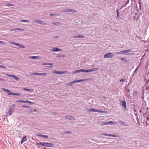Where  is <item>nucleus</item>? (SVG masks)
<instances>
[{
	"label": "nucleus",
	"instance_id": "nucleus-1",
	"mask_svg": "<svg viewBox=\"0 0 149 149\" xmlns=\"http://www.w3.org/2000/svg\"><path fill=\"white\" fill-rule=\"evenodd\" d=\"M40 144L42 146H46L49 147H52L54 146V144L52 143L47 142H40Z\"/></svg>",
	"mask_w": 149,
	"mask_h": 149
},
{
	"label": "nucleus",
	"instance_id": "nucleus-2",
	"mask_svg": "<svg viewBox=\"0 0 149 149\" xmlns=\"http://www.w3.org/2000/svg\"><path fill=\"white\" fill-rule=\"evenodd\" d=\"M144 82L146 83L145 87L146 89H149V78L146 77L144 79Z\"/></svg>",
	"mask_w": 149,
	"mask_h": 149
},
{
	"label": "nucleus",
	"instance_id": "nucleus-3",
	"mask_svg": "<svg viewBox=\"0 0 149 149\" xmlns=\"http://www.w3.org/2000/svg\"><path fill=\"white\" fill-rule=\"evenodd\" d=\"M120 103H121V106L122 107L124 111H125L127 110L126 103L125 100L120 101Z\"/></svg>",
	"mask_w": 149,
	"mask_h": 149
},
{
	"label": "nucleus",
	"instance_id": "nucleus-4",
	"mask_svg": "<svg viewBox=\"0 0 149 149\" xmlns=\"http://www.w3.org/2000/svg\"><path fill=\"white\" fill-rule=\"evenodd\" d=\"M114 56L113 54L111 53H106L104 56V58H112Z\"/></svg>",
	"mask_w": 149,
	"mask_h": 149
},
{
	"label": "nucleus",
	"instance_id": "nucleus-5",
	"mask_svg": "<svg viewBox=\"0 0 149 149\" xmlns=\"http://www.w3.org/2000/svg\"><path fill=\"white\" fill-rule=\"evenodd\" d=\"M33 22L37 23L44 25H46V23L45 22H44L37 19L34 20Z\"/></svg>",
	"mask_w": 149,
	"mask_h": 149
},
{
	"label": "nucleus",
	"instance_id": "nucleus-6",
	"mask_svg": "<svg viewBox=\"0 0 149 149\" xmlns=\"http://www.w3.org/2000/svg\"><path fill=\"white\" fill-rule=\"evenodd\" d=\"M65 118L68 120H74V118L70 115H67L65 117Z\"/></svg>",
	"mask_w": 149,
	"mask_h": 149
},
{
	"label": "nucleus",
	"instance_id": "nucleus-7",
	"mask_svg": "<svg viewBox=\"0 0 149 149\" xmlns=\"http://www.w3.org/2000/svg\"><path fill=\"white\" fill-rule=\"evenodd\" d=\"M53 51L54 52H61L63 51V49H60L57 47H55L53 49Z\"/></svg>",
	"mask_w": 149,
	"mask_h": 149
},
{
	"label": "nucleus",
	"instance_id": "nucleus-8",
	"mask_svg": "<svg viewBox=\"0 0 149 149\" xmlns=\"http://www.w3.org/2000/svg\"><path fill=\"white\" fill-rule=\"evenodd\" d=\"M118 123L124 126H128L127 124L126 123L122 120H119Z\"/></svg>",
	"mask_w": 149,
	"mask_h": 149
},
{
	"label": "nucleus",
	"instance_id": "nucleus-9",
	"mask_svg": "<svg viewBox=\"0 0 149 149\" xmlns=\"http://www.w3.org/2000/svg\"><path fill=\"white\" fill-rule=\"evenodd\" d=\"M27 141V139H26V136H23L21 140V144L23 143L24 142H25Z\"/></svg>",
	"mask_w": 149,
	"mask_h": 149
},
{
	"label": "nucleus",
	"instance_id": "nucleus-10",
	"mask_svg": "<svg viewBox=\"0 0 149 149\" xmlns=\"http://www.w3.org/2000/svg\"><path fill=\"white\" fill-rule=\"evenodd\" d=\"M81 72V69H80V70H75V71H73L72 72V74H76L77 73L80 72Z\"/></svg>",
	"mask_w": 149,
	"mask_h": 149
},
{
	"label": "nucleus",
	"instance_id": "nucleus-11",
	"mask_svg": "<svg viewBox=\"0 0 149 149\" xmlns=\"http://www.w3.org/2000/svg\"><path fill=\"white\" fill-rule=\"evenodd\" d=\"M12 111L13 110H11V109H9L8 112L7 113V115L8 116L11 115L13 112V111Z\"/></svg>",
	"mask_w": 149,
	"mask_h": 149
},
{
	"label": "nucleus",
	"instance_id": "nucleus-12",
	"mask_svg": "<svg viewBox=\"0 0 149 149\" xmlns=\"http://www.w3.org/2000/svg\"><path fill=\"white\" fill-rule=\"evenodd\" d=\"M87 80L86 79H80L78 80H76L75 81L76 83H78L80 82H82L84 81H85Z\"/></svg>",
	"mask_w": 149,
	"mask_h": 149
},
{
	"label": "nucleus",
	"instance_id": "nucleus-13",
	"mask_svg": "<svg viewBox=\"0 0 149 149\" xmlns=\"http://www.w3.org/2000/svg\"><path fill=\"white\" fill-rule=\"evenodd\" d=\"M36 110L35 109H29V112L32 113L36 112Z\"/></svg>",
	"mask_w": 149,
	"mask_h": 149
},
{
	"label": "nucleus",
	"instance_id": "nucleus-14",
	"mask_svg": "<svg viewBox=\"0 0 149 149\" xmlns=\"http://www.w3.org/2000/svg\"><path fill=\"white\" fill-rule=\"evenodd\" d=\"M69 12H72V13H76L77 12V11L73 9H69Z\"/></svg>",
	"mask_w": 149,
	"mask_h": 149
},
{
	"label": "nucleus",
	"instance_id": "nucleus-15",
	"mask_svg": "<svg viewBox=\"0 0 149 149\" xmlns=\"http://www.w3.org/2000/svg\"><path fill=\"white\" fill-rule=\"evenodd\" d=\"M120 59L123 62L126 63L128 62L127 60L125 58H121Z\"/></svg>",
	"mask_w": 149,
	"mask_h": 149
},
{
	"label": "nucleus",
	"instance_id": "nucleus-16",
	"mask_svg": "<svg viewBox=\"0 0 149 149\" xmlns=\"http://www.w3.org/2000/svg\"><path fill=\"white\" fill-rule=\"evenodd\" d=\"M15 107V104H13L12 106H11L9 109H11L12 110H13Z\"/></svg>",
	"mask_w": 149,
	"mask_h": 149
},
{
	"label": "nucleus",
	"instance_id": "nucleus-17",
	"mask_svg": "<svg viewBox=\"0 0 149 149\" xmlns=\"http://www.w3.org/2000/svg\"><path fill=\"white\" fill-rule=\"evenodd\" d=\"M12 78L17 81H18L19 80V78L14 75H13Z\"/></svg>",
	"mask_w": 149,
	"mask_h": 149
},
{
	"label": "nucleus",
	"instance_id": "nucleus-18",
	"mask_svg": "<svg viewBox=\"0 0 149 149\" xmlns=\"http://www.w3.org/2000/svg\"><path fill=\"white\" fill-rule=\"evenodd\" d=\"M94 112H99V113H102L103 112L102 111H101L100 110H99V109H94Z\"/></svg>",
	"mask_w": 149,
	"mask_h": 149
},
{
	"label": "nucleus",
	"instance_id": "nucleus-19",
	"mask_svg": "<svg viewBox=\"0 0 149 149\" xmlns=\"http://www.w3.org/2000/svg\"><path fill=\"white\" fill-rule=\"evenodd\" d=\"M87 110L89 112L91 113L92 112L94 111V109L90 108L89 109H88Z\"/></svg>",
	"mask_w": 149,
	"mask_h": 149
},
{
	"label": "nucleus",
	"instance_id": "nucleus-20",
	"mask_svg": "<svg viewBox=\"0 0 149 149\" xmlns=\"http://www.w3.org/2000/svg\"><path fill=\"white\" fill-rule=\"evenodd\" d=\"M91 70V72H93V71H97V70H99V68H94Z\"/></svg>",
	"mask_w": 149,
	"mask_h": 149
},
{
	"label": "nucleus",
	"instance_id": "nucleus-21",
	"mask_svg": "<svg viewBox=\"0 0 149 149\" xmlns=\"http://www.w3.org/2000/svg\"><path fill=\"white\" fill-rule=\"evenodd\" d=\"M102 125H109L108 122H102Z\"/></svg>",
	"mask_w": 149,
	"mask_h": 149
},
{
	"label": "nucleus",
	"instance_id": "nucleus-22",
	"mask_svg": "<svg viewBox=\"0 0 149 149\" xmlns=\"http://www.w3.org/2000/svg\"><path fill=\"white\" fill-rule=\"evenodd\" d=\"M76 83L75 81H73L70 82L68 83V84L70 86H71V85H72L73 84H74V83Z\"/></svg>",
	"mask_w": 149,
	"mask_h": 149
},
{
	"label": "nucleus",
	"instance_id": "nucleus-23",
	"mask_svg": "<svg viewBox=\"0 0 149 149\" xmlns=\"http://www.w3.org/2000/svg\"><path fill=\"white\" fill-rule=\"evenodd\" d=\"M116 12L117 13V18L118 19L119 18V13L117 9L116 10Z\"/></svg>",
	"mask_w": 149,
	"mask_h": 149
},
{
	"label": "nucleus",
	"instance_id": "nucleus-24",
	"mask_svg": "<svg viewBox=\"0 0 149 149\" xmlns=\"http://www.w3.org/2000/svg\"><path fill=\"white\" fill-rule=\"evenodd\" d=\"M132 50L131 49L125 50H124V54L128 53Z\"/></svg>",
	"mask_w": 149,
	"mask_h": 149
},
{
	"label": "nucleus",
	"instance_id": "nucleus-25",
	"mask_svg": "<svg viewBox=\"0 0 149 149\" xmlns=\"http://www.w3.org/2000/svg\"><path fill=\"white\" fill-rule=\"evenodd\" d=\"M69 9L67 8H65L62 10V12H69Z\"/></svg>",
	"mask_w": 149,
	"mask_h": 149
},
{
	"label": "nucleus",
	"instance_id": "nucleus-26",
	"mask_svg": "<svg viewBox=\"0 0 149 149\" xmlns=\"http://www.w3.org/2000/svg\"><path fill=\"white\" fill-rule=\"evenodd\" d=\"M53 65V64L52 63H42V65Z\"/></svg>",
	"mask_w": 149,
	"mask_h": 149
},
{
	"label": "nucleus",
	"instance_id": "nucleus-27",
	"mask_svg": "<svg viewBox=\"0 0 149 149\" xmlns=\"http://www.w3.org/2000/svg\"><path fill=\"white\" fill-rule=\"evenodd\" d=\"M25 103H28L31 104H33L34 103L33 102H31L28 100H25Z\"/></svg>",
	"mask_w": 149,
	"mask_h": 149
},
{
	"label": "nucleus",
	"instance_id": "nucleus-28",
	"mask_svg": "<svg viewBox=\"0 0 149 149\" xmlns=\"http://www.w3.org/2000/svg\"><path fill=\"white\" fill-rule=\"evenodd\" d=\"M65 57V55L62 54H58L57 56V57L60 58H63Z\"/></svg>",
	"mask_w": 149,
	"mask_h": 149
},
{
	"label": "nucleus",
	"instance_id": "nucleus-29",
	"mask_svg": "<svg viewBox=\"0 0 149 149\" xmlns=\"http://www.w3.org/2000/svg\"><path fill=\"white\" fill-rule=\"evenodd\" d=\"M80 35H74L72 36L73 38H80Z\"/></svg>",
	"mask_w": 149,
	"mask_h": 149
},
{
	"label": "nucleus",
	"instance_id": "nucleus-30",
	"mask_svg": "<svg viewBox=\"0 0 149 149\" xmlns=\"http://www.w3.org/2000/svg\"><path fill=\"white\" fill-rule=\"evenodd\" d=\"M20 48H24L25 47L22 44H19V45L18 46Z\"/></svg>",
	"mask_w": 149,
	"mask_h": 149
},
{
	"label": "nucleus",
	"instance_id": "nucleus-31",
	"mask_svg": "<svg viewBox=\"0 0 149 149\" xmlns=\"http://www.w3.org/2000/svg\"><path fill=\"white\" fill-rule=\"evenodd\" d=\"M24 90L30 92H31L33 91L32 90L28 88H24Z\"/></svg>",
	"mask_w": 149,
	"mask_h": 149
},
{
	"label": "nucleus",
	"instance_id": "nucleus-32",
	"mask_svg": "<svg viewBox=\"0 0 149 149\" xmlns=\"http://www.w3.org/2000/svg\"><path fill=\"white\" fill-rule=\"evenodd\" d=\"M29 58H31L33 59H36L38 58V56H31L29 57Z\"/></svg>",
	"mask_w": 149,
	"mask_h": 149
},
{
	"label": "nucleus",
	"instance_id": "nucleus-33",
	"mask_svg": "<svg viewBox=\"0 0 149 149\" xmlns=\"http://www.w3.org/2000/svg\"><path fill=\"white\" fill-rule=\"evenodd\" d=\"M52 73L56 74H59V71L56 70H54L53 71Z\"/></svg>",
	"mask_w": 149,
	"mask_h": 149
},
{
	"label": "nucleus",
	"instance_id": "nucleus-34",
	"mask_svg": "<svg viewBox=\"0 0 149 149\" xmlns=\"http://www.w3.org/2000/svg\"><path fill=\"white\" fill-rule=\"evenodd\" d=\"M53 24L56 26H59L60 24V23L59 22H56L53 23Z\"/></svg>",
	"mask_w": 149,
	"mask_h": 149
},
{
	"label": "nucleus",
	"instance_id": "nucleus-35",
	"mask_svg": "<svg viewBox=\"0 0 149 149\" xmlns=\"http://www.w3.org/2000/svg\"><path fill=\"white\" fill-rule=\"evenodd\" d=\"M21 22H26L28 23L29 22V20H21Z\"/></svg>",
	"mask_w": 149,
	"mask_h": 149
},
{
	"label": "nucleus",
	"instance_id": "nucleus-36",
	"mask_svg": "<svg viewBox=\"0 0 149 149\" xmlns=\"http://www.w3.org/2000/svg\"><path fill=\"white\" fill-rule=\"evenodd\" d=\"M64 133L65 134H68L71 133V132L70 131H67L64 132Z\"/></svg>",
	"mask_w": 149,
	"mask_h": 149
},
{
	"label": "nucleus",
	"instance_id": "nucleus-37",
	"mask_svg": "<svg viewBox=\"0 0 149 149\" xmlns=\"http://www.w3.org/2000/svg\"><path fill=\"white\" fill-rule=\"evenodd\" d=\"M14 30H20L21 31H24V29H19V28H16L14 29Z\"/></svg>",
	"mask_w": 149,
	"mask_h": 149
},
{
	"label": "nucleus",
	"instance_id": "nucleus-38",
	"mask_svg": "<svg viewBox=\"0 0 149 149\" xmlns=\"http://www.w3.org/2000/svg\"><path fill=\"white\" fill-rule=\"evenodd\" d=\"M109 125L111 124V125H113L114 124V122L112 121H110L108 122Z\"/></svg>",
	"mask_w": 149,
	"mask_h": 149
},
{
	"label": "nucleus",
	"instance_id": "nucleus-39",
	"mask_svg": "<svg viewBox=\"0 0 149 149\" xmlns=\"http://www.w3.org/2000/svg\"><path fill=\"white\" fill-rule=\"evenodd\" d=\"M2 90L5 92H8V93L10 92V91L9 90H8V89H5L4 88H3Z\"/></svg>",
	"mask_w": 149,
	"mask_h": 149
},
{
	"label": "nucleus",
	"instance_id": "nucleus-40",
	"mask_svg": "<svg viewBox=\"0 0 149 149\" xmlns=\"http://www.w3.org/2000/svg\"><path fill=\"white\" fill-rule=\"evenodd\" d=\"M17 102H18L25 103V101H23V100H19L17 101Z\"/></svg>",
	"mask_w": 149,
	"mask_h": 149
},
{
	"label": "nucleus",
	"instance_id": "nucleus-41",
	"mask_svg": "<svg viewBox=\"0 0 149 149\" xmlns=\"http://www.w3.org/2000/svg\"><path fill=\"white\" fill-rule=\"evenodd\" d=\"M21 95V94L20 93H13V95Z\"/></svg>",
	"mask_w": 149,
	"mask_h": 149
},
{
	"label": "nucleus",
	"instance_id": "nucleus-42",
	"mask_svg": "<svg viewBox=\"0 0 149 149\" xmlns=\"http://www.w3.org/2000/svg\"><path fill=\"white\" fill-rule=\"evenodd\" d=\"M22 107H23L27 109H28L30 107L29 106L26 105H23L22 106Z\"/></svg>",
	"mask_w": 149,
	"mask_h": 149
},
{
	"label": "nucleus",
	"instance_id": "nucleus-43",
	"mask_svg": "<svg viewBox=\"0 0 149 149\" xmlns=\"http://www.w3.org/2000/svg\"><path fill=\"white\" fill-rule=\"evenodd\" d=\"M7 6H14V4L9 3H7Z\"/></svg>",
	"mask_w": 149,
	"mask_h": 149
},
{
	"label": "nucleus",
	"instance_id": "nucleus-44",
	"mask_svg": "<svg viewBox=\"0 0 149 149\" xmlns=\"http://www.w3.org/2000/svg\"><path fill=\"white\" fill-rule=\"evenodd\" d=\"M42 137L46 139H47L48 138V136L47 135L43 134L42 136Z\"/></svg>",
	"mask_w": 149,
	"mask_h": 149
},
{
	"label": "nucleus",
	"instance_id": "nucleus-45",
	"mask_svg": "<svg viewBox=\"0 0 149 149\" xmlns=\"http://www.w3.org/2000/svg\"><path fill=\"white\" fill-rule=\"evenodd\" d=\"M91 72L90 69L85 70V72L87 73Z\"/></svg>",
	"mask_w": 149,
	"mask_h": 149
},
{
	"label": "nucleus",
	"instance_id": "nucleus-46",
	"mask_svg": "<svg viewBox=\"0 0 149 149\" xmlns=\"http://www.w3.org/2000/svg\"><path fill=\"white\" fill-rule=\"evenodd\" d=\"M8 94L9 95H13V93L11 92L10 91V92L8 93Z\"/></svg>",
	"mask_w": 149,
	"mask_h": 149
},
{
	"label": "nucleus",
	"instance_id": "nucleus-47",
	"mask_svg": "<svg viewBox=\"0 0 149 149\" xmlns=\"http://www.w3.org/2000/svg\"><path fill=\"white\" fill-rule=\"evenodd\" d=\"M5 75L7 76H8L9 77H12L13 75H10V74H5Z\"/></svg>",
	"mask_w": 149,
	"mask_h": 149
},
{
	"label": "nucleus",
	"instance_id": "nucleus-48",
	"mask_svg": "<svg viewBox=\"0 0 149 149\" xmlns=\"http://www.w3.org/2000/svg\"><path fill=\"white\" fill-rule=\"evenodd\" d=\"M65 73L64 72L59 71V74H62Z\"/></svg>",
	"mask_w": 149,
	"mask_h": 149
},
{
	"label": "nucleus",
	"instance_id": "nucleus-49",
	"mask_svg": "<svg viewBox=\"0 0 149 149\" xmlns=\"http://www.w3.org/2000/svg\"><path fill=\"white\" fill-rule=\"evenodd\" d=\"M0 68H3L4 69H6V67L4 66H3V65H0Z\"/></svg>",
	"mask_w": 149,
	"mask_h": 149
},
{
	"label": "nucleus",
	"instance_id": "nucleus-50",
	"mask_svg": "<svg viewBox=\"0 0 149 149\" xmlns=\"http://www.w3.org/2000/svg\"><path fill=\"white\" fill-rule=\"evenodd\" d=\"M50 16H57L58 15V14H50Z\"/></svg>",
	"mask_w": 149,
	"mask_h": 149
},
{
	"label": "nucleus",
	"instance_id": "nucleus-51",
	"mask_svg": "<svg viewBox=\"0 0 149 149\" xmlns=\"http://www.w3.org/2000/svg\"><path fill=\"white\" fill-rule=\"evenodd\" d=\"M109 136H112V137H116V135L114 134H109Z\"/></svg>",
	"mask_w": 149,
	"mask_h": 149
},
{
	"label": "nucleus",
	"instance_id": "nucleus-52",
	"mask_svg": "<svg viewBox=\"0 0 149 149\" xmlns=\"http://www.w3.org/2000/svg\"><path fill=\"white\" fill-rule=\"evenodd\" d=\"M120 82H124L125 81V79H120Z\"/></svg>",
	"mask_w": 149,
	"mask_h": 149
},
{
	"label": "nucleus",
	"instance_id": "nucleus-53",
	"mask_svg": "<svg viewBox=\"0 0 149 149\" xmlns=\"http://www.w3.org/2000/svg\"><path fill=\"white\" fill-rule=\"evenodd\" d=\"M137 93V92L136 91H134L133 93V95H136Z\"/></svg>",
	"mask_w": 149,
	"mask_h": 149
},
{
	"label": "nucleus",
	"instance_id": "nucleus-54",
	"mask_svg": "<svg viewBox=\"0 0 149 149\" xmlns=\"http://www.w3.org/2000/svg\"><path fill=\"white\" fill-rule=\"evenodd\" d=\"M15 42H14L12 41V42H9V43L10 44L15 45Z\"/></svg>",
	"mask_w": 149,
	"mask_h": 149
},
{
	"label": "nucleus",
	"instance_id": "nucleus-55",
	"mask_svg": "<svg viewBox=\"0 0 149 149\" xmlns=\"http://www.w3.org/2000/svg\"><path fill=\"white\" fill-rule=\"evenodd\" d=\"M42 135L43 134H38L37 136H38L42 137Z\"/></svg>",
	"mask_w": 149,
	"mask_h": 149
},
{
	"label": "nucleus",
	"instance_id": "nucleus-56",
	"mask_svg": "<svg viewBox=\"0 0 149 149\" xmlns=\"http://www.w3.org/2000/svg\"><path fill=\"white\" fill-rule=\"evenodd\" d=\"M46 75V73H41V75L45 76Z\"/></svg>",
	"mask_w": 149,
	"mask_h": 149
},
{
	"label": "nucleus",
	"instance_id": "nucleus-57",
	"mask_svg": "<svg viewBox=\"0 0 149 149\" xmlns=\"http://www.w3.org/2000/svg\"><path fill=\"white\" fill-rule=\"evenodd\" d=\"M48 68H47V69H51V68H53V67L51 66H48Z\"/></svg>",
	"mask_w": 149,
	"mask_h": 149
},
{
	"label": "nucleus",
	"instance_id": "nucleus-58",
	"mask_svg": "<svg viewBox=\"0 0 149 149\" xmlns=\"http://www.w3.org/2000/svg\"><path fill=\"white\" fill-rule=\"evenodd\" d=\"M19 44L20 43H17L15 42V45H17V46H18V45H19Z\"/></svg>",
	"mask_w": 149,
	"mask_h": 149
},
{
	"label": "nucleus",
	"instance_id": "nucleus-59",
	"mask_svg": "<svg viewBox=\"0 0 149 149\" xmlns=\"http://www.w3.org/2000/svg\"><path fill=\"white\" fill-rule=\"evenodd\" d=\"M107 133H102V135H104V136H107Z\"/></svg>",
	"mask_w": 149,
	"mask_h": 149
},
{
	"label": "nucleus",
	"instance_id": "nucleus-60",
	"mask_svg": "<svg viewBox=\"0 0 149 149\" xmlns=\"http://www.w3.org/2000/svg\"><path fill=\"white\" fill-rule=\"evenodd\" d=\"M0 43L2 44H4V42L3 41H0Z\"/></svg>",
	"mask_w": 149,
	"mask_h": 149
},
{
	"label": "nucleus",
	"instance_id": "nucleus-61",
	"mask_svg": "<svg viewBox=\"0 0 149 149\" xmlns=\"http://www.w3.org/2000/svg\"><path fill=\"white\" fill-rule=\"evenodd\" d=\"M38 73H37V72H36V73H33V75H38Z\"/></svg>",
	"mask_w": 149,
	"mask_h": 149
},
{
	"label": "nucleus",
	"instance_id": "nucleus-62",
	"mask_svg": "<svg viewBox=\"0 0 149 149\" xmlns=\"http://www.w3.org/2000/svg\"><path fill=\"white\" fill-rule=\"evenodd\" d=\"M81 72H85V70L81 69Z\"/></svg>",
	"mask_w": 149,
	"mask_h": 149
},
{
	"label": "nucleus",
	"instance_id": "nucleus-63",
	"mask_svg": "<svg viewBox=\"0 0 149 149\" xmlns=\"http://www.w3.org/2000/svg\"><path fill=\"white\" fill-rule=\"evenodd\" d=\"M40 142H39V143H36V145H39V146H41V145L40 144Z\"/></svg>",
	"mask_w": 149,
	"mask_h": 149
},
{
	"label": "nucleus",
	"instance_id": "nucleus-64",
	"mask_svg": "<svg viewBox=\"0 0 149 149\" xmlns=\"http://www.w3.org/2000/svg\"><path fill=\"white\" fill-rule=\"evenodd\" d=\"M123 52H124V50L121 51L120 52V54H124Z\"/></svg>",
	"mask_w": 149,
	"mask_h": 149
}]
</instances>
